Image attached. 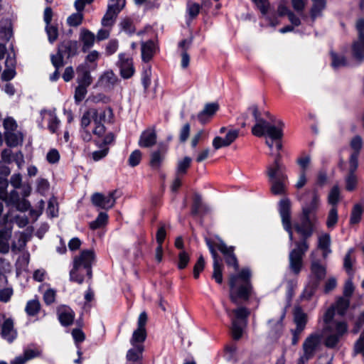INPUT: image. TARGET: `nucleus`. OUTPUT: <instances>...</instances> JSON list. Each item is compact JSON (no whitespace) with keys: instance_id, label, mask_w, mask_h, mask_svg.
I'll list each match as a JSON object with an SVG mask.
<instances>
[{"instance_id":"nucleus-1","label":"nucleus","mask_w":364,"mask_h":364,"mask_svg":"<svg viewBox=\"0 0 364 364\" xmlns=\"http://www.w3.org/2000/svg\"><path fill=\"white\" fill-rule=\"evenodd\" d=\"M347 298H339L328 308L323 315V332L326 334V346L329 348L336 347L341 338L347 333L348 326L343 321L336 320V314L343 316L349 306Z\"/></svg>"},{"instance_id":"nucleus-2","label":"nucleus","mask_w":364,"mask_h":364,"mask_svg":"<svg viewBox=\"0 0 364 364\" xmlns=\"http://www.w3.org/2000/svg\"><path fill=\"white\" fill-rule=\"evenodd\" d=\"M295 229L302 236V239L294 243L295 247L289 252V263L290 269L298 274L303 265V257L309 248L307 239L312 235L314 225L311 218L304 217L302 224L295 225Z\"/></svg>"},{"instance_id":"nucleus-3","label":"nucleus","mask_w":364,"mask_h":364,"mask_svg":"<svg viewBox=\"0 0 364 364\" xmlns=\"http://www.w3.org/2000/svg\"><path fill=\"white\" fill-rule=\"evenodd\" d=\"M206 244L213 259V278L218 284L223 282V268L222 259L217 254L215 247H216L225 256V262L228 265L233 266L235 270L238 269V263L235 255H234V247H228L220 239H218L214 243L209 239H206Z\"/></svg>"},{"instance_id":"nucleus-4","label":"nucleus","mask_w":364,"mask_h":364,"mask_svg":"<svg viewBox=\"0 0 364 364\" xmlns=\"http://www.w3.org/2000/svg\"><path fill=\"white\" fill-rule=\"evenodd\" d=\"M250 276V270L247 268L242 269L238 275L230 276V298L234 304H237L239 299H248L251 288Z\"/></svg>"},{"instance_id":"nucleus-5","label":"nucleus","mask_w":364,"mask_h":364,"mask_svg":"<svg viewBox=\"0 0 364 364\" xmlns=\"http://www.w3.org/2000/svg\"><path fill=\"white\" fill-rule=\"evenodd\" d=\"M95 259V254L92 250H82L73 259V267L70 272V279L82 284L84 281V274L89 278L92 277V265Z\"/></svg>"},{"instance_id":"nucleus-6","label":"nucleus","mask_w":364,"mask_h":364,"mask_svg":"<svg viewBox=\"0 0 364 364\" xmlns=\"http://www.w3.org/2000/svg\"><path fill=\"white\" fill-rule=\"evenodd\" d=\"M323 341L326 345V334L323 328L317 331L306 337L302 344V353L297 360V364H306L322 348Z\"/></svg>"},{"instance_id":"nucleus-7","label":"nucleus","mask_w":364,"mask_h":364,"mask_svg":"<svg viewBox=\"0 0 364 364\" xmlns=\"http://www.w3.org/2000/svg\"><path fill=\"white\" fill-rule=\"evenodd\" d=\"M252 129L253 135L261 137L267 136L272 141L281 140L283 137L284 123L281 119L272 118L271 122L259 121Z\"/></svg>"},{"instance_id":"nucleus-8","label":"nucleus","mask_w":364,"mask_h":364,"mask_svg":"<svg viewBox=\"0 0 364 364\" xmlns=\"http://www.w3.org/2000/svg\"><path fill=\"white\" fill-rule=\"evenodd\" d=\"M225 311L231 319L232 326L231 331L234 339L241 338L243 329L247 324V318L250 314V311L245 307H239L233 311L225 308Z\"/></svg>"},{"instance_id":"nucleus-9","label":"nucleus","mask_w":364,"mask_h":364,"mask_svg":"<svg viewBox=\"0 0 364 364\" xmlns=\"http://www.w3.org/2000/svg\"><path fill=\"white\" fill-rule=\"evenodd\" d=\"M117 191L109 192L107 194H102L101 193H95L91 197L92 204L101 209L109 210L112 208L115 203L117 196Z\"/></svg>"},{"instance_id":"nucleus-10","label":"nucleus","mask_w":364,"mask_h":364,"mask_svg":"<svg viewBox=\"0 0 364 364\" xmlns=\"http://www.w3.org/2000/svg\"><path fill=\"white\" fill-rule=\"evenodd\" d=\"M257 7L259 9L262 16L272 27H276L279 24L274 9L272 8L268 0H253Z\"/></svg>"},{"instance_id":"nucleus-11","label":"nucleus","mask_w":364,"mask_h":364,"mask_svg":"<svg viewBox=\"0 0 364 364\" xmlns=\"http://www.w3.org/2000/svg\"><path fill=\"white\" fill-rule=\"evenodd\" d=\"M358 32V39L353 44L352 52L353 57L361 60L364 58V19L360 18L356 23Z\"/></svg>"},{"instance_id":"nucleus-12","label":"nucleus","mask_w":364,"mask_h":364,"mask_svg":"<svg viewBox=\"0 0 364 364\" xmlns=\"http://www.w3.org/2000/svg\"><path fill=\"white\" fill-rule=\"evenodd\" d=\"M10 218V213L4 216V222L0 221V253L6 254L9 250V240L11 235V228L8 227L6 223Z\"/></svg>"},{"instance_id":"nucleus-13","label":"nucleus","mask_w":364,"mask_h":364,"mask_svg":"<svg viewBox=\"0 0 364 364\" xmlns=\"http://www.w3.org/2000/svg\"><path fill=\"white\" fill-rule=\"evenodd\" d=\"M114 141V135L112 132H108L105 136L102 141H96L95 144L99 147V150L92 153V158L95 161H98L105 158L109 152V146Z\"/></svg>"},{"instance_id":"nucleus-14","label":"nucleus","mask_w":364,"mask_h":364,"mask_svg":"<svg viewBox=\"0 0 364 364\" xmlns=\"http://www.w3.org/2000/svg\"><path fill=\"white\" fill-rule=\"evenodd\" d=\"M279 214L284 230L288 232L290 241L293 240V232L290 219V201L283 199L279 202Z\"/></svg>"},{"instance_id":"nucleus-15","label":"nucleus","mask_w":364,"mask_h":364,"mask_svg":"<svg viewBox=\"0 0 364 364\" xmlns=\"http://www.w3.org/2000/svg\"><path fill=\"white\" fill-rule=\"evenodd\" d=\"M117 65L119 68L120 75L124 79L130 78L135 73L132 58L125 53L119 55Z\"/></svg>"},{"instance_id":"nucleus-16","label":"nucleus","mask_w":364,"mask_h":364,"mask_svg":"<svg viewBox=\"0 0 364 364\" xmlns=\"http://www.w3.org/2000/svg\"><path fill=\"white\" fill-rule=\"evenodd\" d=\"M358 161L356 154H354L349 159V173L346 177V188L348 191H353L357 186L358 179L355 174V171L358 168Z\"/></svg>"},{"instance_id":"nucleus-17","label":"nucleus","mask_w":364,"mask_h":364,"mask_svg":"<svg viewBox=\"0 0 364 364\" xmlns=\"http://www.w3.org/2000/svg\"><path fill=\"white\" fill-rule=\"evenodd\" d=\"M42 120L48 124V129L51 133H55L60 126V121L58 118L55 109H43L41 112Z\"/></svg>"},{"instance_id":"nucleus-18","label":"nucleus","mask_w":364,"mask_h":364,"mask_svg":"<svg viewBox=\"0 0 364 364\" xmlns=\"http://www.w3.org/2000/svg\"><path fill=\"white\" fill-rule=\"evenodd\" d=\"M311 259V271L315 276L316 279L313 280L320 281L323 279L326 275V267L321 263V261L316 258V251L314 250L310 254Z\"/></svg>"},{"instance_id":"nucleus-19","label":"nucleus","mask_w":364,"mask_h":364,"mask_svg":"<svg viewBox=\"0 0 364 364\" xmlns=\"http://www.w3.org/2000/svg\"><path fill=\"white\" fill-rule=\"evenodd\" d=\"M331 238L327 232H321L318 236L317 249L322 252V256L326 259L331 253Z\"/></svg>"},{"instance_id":"nucleus-20","label":"nucleus","mask_w":364,"mask_h":364,"mask_svg":"<svg viewBox=\"0 0 364 364\" xmlns=\"http://www.w3.org/2000/svg\"><path fill=\"white\" fill-rule=\"evenodd\" d=\"M6 69L4 70L1 78L3 80L9 81L13 79L16 73V58L14 54L9 53L5 62Z\"/></svg>"},{"instance_id":"nucleus-21","label":"nucleus","mask_w":364,"mask_h":364,"mask_svg":"<svg viewBox=\"0 0 364 364\" xmlns=\"http://www.w3.org/2000/svg\"><path fill=\"white\" fill-rule=\"evenodd\" d=\"M285 166L283 164H272L267 166V175L269 181L276 179H287L284 173Z\"/></svg>"},{"instance_id":"nucleus-22","label":"nucleus","mask_w":364,"mask_h":364,"mask_svg":"<svg viewBox=\"0 0 364 364\" xmlns=\"http://www.w3.org/2000/svg\"><path fill=\"white\" fill-rule=\"evenodd\" d=\"M58 319L63 326H70L73 323L75 314L68 306H60L58 308Z\"/></svg>"},{"instance_id":"nucleus-23","label":"nucleus","mask_w":364,"mask_h":364,"mask_svg":"<svg viewBox=\"0 0 364 364\" xmlns=\"http://www.w3.org/2000/svg\"><path fill=\"white\" fill-rule=\"evenodd\" d=\"M156 142V132L154 129L149 128L141 133L139 140V145L141 147L148 148L154 146Z\"/></svg>"},{"instance_id":"nucleus-24","label":"nucleus","mask_w":364,"mask_h":364,"mask_svg":"<svg viewBox=\"0 0 364 364\" xmlns=\"http://www.w3.org/2000/svg\"><path fill=\"white\" fill-rule=\"evenodd\" d=\"M218 108L219 105L218 103L206 104L203 109L197 116L198 121L201 124H205L215 114Z\"/></svg>"},{"instance_id":"nucleus-25","label":"nucleus","mask_w":364,"mask_h":364,"mask_svg":"<svg viewBox=\"0 0 364 364\" xmlns=\"http://www.w3.org/2000/svg\"><path fill=\"white\" fill-rule=\"evenodd\" d=\"M141 59L144 62H149L158 50L156 44L153 41L141 43Z\"/></svg>"},{"instance_id":"nucleus-26","label":"nucleus","mask_w":364,"mask_h":364,"mask_svg":"<svg viewBox=\"0 0 364 364\" xmlns=\"http://www.w3.org/2000/svg\"><path fill=\"white\" fill-rule=\"evenodd\" d=\"M143 345L132 346L127 353V364H141Z\"/></svg>"},{"instance_id":"nucleus-27","label":"nucleus","mask_w":364,"mask_h":364,"mask_svg":"<svg viewBox=\"0 0 364 364\" xmlns=\"http://www.w3.org/2000/svg\"><path fill=\"white\" fill-rule=\"evenodd\" d=\"M94 112V124H104L111 122L113 117V112L110 108L104 109H92Z\"/></svg>"},{"instance_id":"nucleus-28","label":"nucleus","mask_w":364,"mask_h":364,"mask_svg":"<svg viewBox=\"0 0 364 364\" xmlns=\"http://www.w3.org/2000/svg\"><path fill=\"white\" fill-rule=\"evenodd\" d=\"M17 333L14 328V321L11 318H6L1 327V336L8 341L12 342L16 337Z\"/></svg>"},{"instance_id":"nucleus-29","label":"nucleus","mask_w":364,"mask_h":364,"mask_svg":"<svg viewBox=\"0 0 364 364\" xmlns=\"http://www.w3.org/2000/svg\"><path fill=\"white\" fill-rule=\"evenodd\" d=\"M79 39L82 43V50L86 52L93 46L95 41V36L90 31L82 28L80 32Z\"/></svg>"},{"instance_id":"nucleus-30","label":"nucleus","mask_w":364,"mask_h":364,"mask_svg":"<svg viewBox=\"0 0 364 364\" xmlns=\"http://www.w3.org/2000/svg\"><path fill=\"white\" fill-rule=\"evenodd\" d=\"M285 314L283 313L278 318L270 319L268 321L269 333L273 338H277L280 335L283 329L282 320Z\"/></svg>"},{"instance_id":"nucleus-31","label":"nucleus","mask_w":364,"mask_h":364,"mask_svg":"<svg viewBox=\"0 0 364 364\" xmlns=\"http://www.w3.org/2000/svg\"><path fill=\"white\" fill-rule=\"evenodd\" d=\"M118 77L112 70H107L105 72L99 80V83L101 86L106 88H112L117 82Z\"/></svg>"},{"instance_id":"nucleus-32","label":"nucleus","mask_w":364,"mask_h":364,"mask_svg":"<svg viewBox=\"0 0 364 364\" xmlns=\"http://www.w3.org/2000/svg\"><path fill=\"white\" fill-rule=\"evenodd\" d=\"M78 85L88 87L92 83V77L90 72L83 65L77 68Z\"/></svg>"},{"instance_id":"nucleus-33","label":"nucleus","mask_w":364,"mask_h":364,"mask_svg":"<svg viewBox=\"0 0 364 364\" xmlns=\"http://www.w3.org/2000/svg\"><path fill=\"white\" fill-rule=\"evenodd\" d=\"M294 321L296 325L297 331H303L307 321L306 314L300 308H295L294 311Z\"/></svg>"},{"instance_id":"nucleus-34","label":"nucleus","mask_w":364,"mask_h":364,"mask_svg":"<svg viewBox=\"0 0 364 364\" xmlns=\"http://www.w3.org/2000/svg\"><path fill=\"white\" fill-rule=\"evenodd\" d=\"M114 6L113 5L109 6L107 11L102 19V25L105 27H111L118 15V9H113Z\"/></svg>"},{"instance_id":"nucleus-35","label":"nucleus","mask_w":364,"mask_h":364,"mask_svg":"<svg viewBox=\"0 0 364 364\" xmlns=\"http://www.w3.org/2000/svg\"><path fill=\"white\" fill-rule=\"evenodd\" d=\"M319 204V196L316 193H314L311 200L303 205V215L304 218H311L310 215L311 213L315 211L318 207Z\"/></svg>"},{"instance_id":"nucleus-36","label":"nucleus","mask_w":364,"mask_h":364,"mask_svg":"<svg viewBox=\"0 0 364 364\" xmlns=\"http://www.w3.org/2000/svg\"><path fill=\"white\" fill-rule=\"evenodd\" d=\"M6 143L9 146H16L23 141V135L19 132H9L5 134Z\"/></svg>"},{"instance_id":"nucleus-37","label":"nucleus","mask_w":364,"mask_h":364,"mask_svg":"<svg viewBox=\"0 0 364 364\" xmlns=\"http://www.w3.org/2000/svg\"><path fill=\"white\" fill-rule=\"evenodd\" d=\"M165 150L160 149L151 154L150 165L154 169L160 168L165 157Z\"/></svg>"},{"instance_id":"nucleus-38","label":"nucleus","mask_w":364,"mask_h":364,"mask_svg":"<svg viewBox=\"0 0 364 364\" xmlns=\"http://www.w3.org/2000/svg\"><path fill=\"white\" fill-rule=\"evenodd\" d=\"M313 5L311 9V17L313 20L321 16L326 8V0H311Z\"/></svg>"},{"instance_id":"nucleus-39","label":"nucleus","mask_w":364,"mask_h":364,"mask_svg":"<svg viewBox=\"0 0 364 364\" xmlns=\"http://www.w3.org/2000/svg\"><path fill=\"white\" fill-rule=\"evenodd\" d=\"M287 179L271 180V192L274 195H282L285 193Z\"/></svg>"},{"instance_id":"nucleus-40","label":"nucleus","mask_w":364,"mask_h":364,"mask_svg":"<svg viewBox=\"0 0 364 364\" xmlns=\"http://www.w3.org/2000/svg\"><path fill=\"white\" fill-rule=\"evenodd\" d=\"M146 337V333L145 328L136 329L132 334L130 339V343L132 346H136L137 345H143L144 341Z\"/></svg>"},{"instance_id":"nucleus-41","label":"nucleus","mask_w":364,"mask_h":364,"mask_svg":"<svg viewBox=\"0 0 364 364\" xmlns=\"http://www.w3.org/2000/svg\"><path fill=\"white\" fill-rule=\"evenodd\" d=\"M108 221V215L105 212H100L97 218L90 223V228L92 230H97L105 226Z\"/></svg>"},{"instance_id":"nucleus-42","label":"nucleus","mask_w":364,"mask_h":364,"mask_svg":"<svg viewBox=\"0 0 364 364\" xmlns=\"http://www.w3.org/2000/svg\"><path fill=\"white\" fill-rule=\"evenodd\" d=\"M318 283L319 282L317 280L311 279V281H309L304 289L303 294L301 295L302 297L306 299H310L315 293V291L318 287Z\"/></svg>"},{"instance_id":"nucleus-43","label":"nucleus","mask_w":364,"mask_h":364,"mask_svg":"<svg viewBox=\"0 0 364 364\" xmlns=\"http://www.w3.org/2000/svg\"><path fill=\"white\" fill-rule=\"evenodd\" d=\"M63 48V46H60L58 53L55 55H51L50 56L51 63L57 70H59V68L63 67L64 65Z\"/></svg>"},{"instance_id":"nucleus-44","label":"nucleus","mask_w":364,"mask_h":364,"mask_svg":"<svg viewBox=\"0 0 364 364\" xmlns=\"http://www.w3.org/2000/svg\"><path fill=\"white\" fill-rule=\"evenodd\" d=\"M84 15L81 12H75L67 18V23L69 26L77 27L80 26L83 21Z\"/></svg>"},{"instance_id":"nucleus-45","label":"nucleus","mask_w":364,"mask_h":364,"mask_svg":"<svg viewBox=\"0 0 364 364\" xmlns=\"http://www.w3.org/2000/svg\"><path fill=\"white\" fill-rule=\"evenodd\" d=\"M41 304L38 300L32 299L27 302L25 311L28 316H35L40 310Z\"/></svg>"},{"instance_id":"nucleus-46","label":"nucleus","mask_w":364,"mask_h":364,"mask_svg":"<svg viewBox=\"0 0 364 364\" xmlns=\"http://www.w3.org/2000/svg\"><path fill=\"white\" fill-rule=\"evenodd\" d=\"M338 220V210L336 206H333L328 214L326 226L328 228H333Z\"/></svg>"},{"instance_id":"nucleus-47","label":"nucleus","mask_w":364,"mask_h":364,"mask_svg":"<svg viewBox=\"0 0 364 364\" xmlns=\"http://www.w3.org/2000/svg\"><path fill=\"white\" fill-rule=\"evenodd\" d=\"M0 199L4 200L7 206L13 207L21 198L18 191L13 190L9 193H6L5 198H1Z\"/></svg>"},{"instance_id":"nucleus-48","label":"nucleus","mask_w":364,"mask_h":364,"mask_svg":"<svg viewBox=\"0 0 364 364\" xmlns=\"http://www.w3.org/2000/svg\"><path fill=\"white\" fill-rule=\"evenodd\" d=\"M353 252H354L353 248L349 249L343 259V267L348 274L351 273L352 267L355 260V258L352 256Z\"/></svg>"},{"instance_id":"nucleus-49","label":"nucleus","mask_w":364,"mask_h":364,"mask_svg":"<svg viewBox=\"0 0 364 364\" xmlns=\"http://www.w3.org/2000/svg\"><path fill=\"white\" fill-rule=\"evenodd\" d=\"M363 213V208L360 204H355L352 210L350 223L352 225L358 224L360 220Z\"/></svg>"},{"instance_id":"nucleus-50","label":"nucleus","mask_w":364,"mask_h":364,"mask_svg":"<svg viewBox=\"0 0 364 364\" xmlns=\"http://www.w3.org/2000/svg\"><path fill=\"white\" fill-rule=\"evenodd\" d=\"M10 213V218L11 220H9L6 223V225L8 227H11L9 223L13 222L14 220L16 222V223L18 225L19 228H24L27 225L28 223V220L26 216H21V215H15L13 216V210H9L7 213Z\"/></svg>"},{"instance_id":"nucleus-51","label":"nucleus","mask_w":364,"mask_h":364,"mask_svg":"<svg viewBox=\"0 0 364 364\" xmlns=\"http://www.w3.org/2000/svg\"><path fill=\"white\" fill-rule=\"evenodd\" d=\"M350 147L354 150V152L351 154L350 157L356 154L357 159H358L359 151L363 147V140L360 136H355L351 139ZM357 160L358 161V159Z\"/></svg>"},{"instance_id":"nucleus-52","label":"nucleus","mask_w":364,"mask_h":364,"mask_svg":"<svg viewBox=\"0 0 364 364\" xmlns=\"http://www.w3.org/2000/svg\"><path fill=\"white\" fill-rule=\"evenodd\" d=\"M340 199V190L338 186H334L328 196V203L335 206Z\"/></svg>"},{"instance_id":"nucleus-53","label":"nucleus","mask_w":364,"mask_h":364,"mask_svg":"<svg viewBox=\"0 0 364 364\" xmlns=\"http://www.w3.org/2000/svg\"><path fill=\"white\" fill-rule=\"evenodd\" d=\"M18 235V242H14L11 246L13 251L21 250L25 247L27 242V235L25 232H19Z\"/></svg>"},{"instance_id":"nucleus-54","label":"nucleus","mask_w":364,"mask_h":364,"mask_svg":"<svg viewBox=\"0 0 364 364\" xmlns=\"http://www.w3.org/2000/svg\"><path fill=\"white\" fill-rule=\"evenodd\" d=\"M46 212L51 218L58 216V208L55 198H53L49 200Z\"/></svg>"},{"instance_id":"nucleus-55","label":"nucleus","mask_w":364,"mask_h":364,"mask_svg":"<svg viewBox=\"0 0 364 364\" xmlns=\"http://www.w3.org/2000/svg\"><path fill=\"white\" fill-rule=\"evenodd\" d=\"M46 31L50 43H52L57 40L58 36V30L55 26L51 24L46 25Z\"/></svg>"},{"instance_id":"nucleus-56","label":"nucleus","mask_w":364,"mask_h":364,"mask_svg":"<svg viewBox=\"0 0 364 364\" xmlns=\"http://www.w3.org/2000/svg\"><path fill=\"white\" fill-rule=\"evenodd\" d=\"M120 27L122 31L128 34H132L135 31L132 21L127 18L122 20Z\"/></svg>"},{"instance_id":"nucleus-57","label":"nucleus","mask_w":364,"mask_h":364,"mask_svg":"<svg viewBox=\"0 0 364 364\" xmlns=\"http://www.w3.org/2000/svg\"><path fill=\"white\" fill-rule=\"evenodd\" d=\"M94 112L92 109H90L87 112H85L81 119V127L82 129H87V127L90 124L91 122H94V115L92 114Z\"/></svg>"},{"instance_id":"nucleus-58","label":"nucleus","mask_w":364,"mask_h":364,"mask_svg":"<svg viewBox=\"0 0 364 364\" xmlns=\"http://www.w3.org/2000/svg\"><path fill=\"white\" fill-rule=\"evenodd\" d=\"M200 6L198 4L192 1L188 2L186 10L188 16L191 18H193L198 16L200 12Z\"/></svg>"},{"instance_id":"nucleus-59","label":"nucleus","mask_w":364,"mask_h":364,"mask_svg":"<svg viewBox=\"0 0 364 364\" xmlns=\"http://www.w3.org/2000/svg\"><path fill=\"white\" fill-rule=\"evenodd\" d=\"M151 68L150 65H146L142 72L141 82L144 87L146 89L151 82Z\"/></svg>"},{"instance_id":"nucleus-60","label":"nucleus","mask_w":364,"mask_h":364,"mask_svg":"<svg viewBox=\"0 0 364 364\" xmlns=\"http://www.w3.org/2000/svg\"><path fill=\"white\" fill-rule=\"evenodd\" d=\"M331 65L333 68L338 69L341 67L345 66L346 64V59L343 56L338 55L334 53H331Z\"/></svg>"},{"instance_id":"nucleus-61","label":"nucleus","mask_w":364,"mask_h":364,"mask_svg":"<svg viewBox=\"0 0 364 364\" xmlns=\"http://www.w3.org/2000/svg\"><path fill=\"white\" fill-rule=\"evenodd\" d=\"M95 127L92 130V133L95 136L98 138L102 139L100 141L105 138L108 133H106V129L104 124H94Z\"/></svg>"},{"instance_id":"nucleus-62","label":"nucleus","mask_w":364,"mask_h":364,"mask_svg":"<svg viewBox=\"0 0 364 364\" xmlns=\"http://www.w3.org/2000/svg\"><path fill=\"white\" fill-rule=\"evenodd\" d=\"M191 159L190 157H185L183 160L179 161L177 167V173H185L187 168L190 166Z\"/></svg>"},{"instance_id":"nucleus-63","label":"nucleus","mask_w":364,"mask_h":364,"mask_svg":"<svg viewBox=\"0 0 364 364\" xmlns=\"http://www.w3.org/2000/svg\"><path fill=\"white\" fill-rule=\"evenodd\" d=\"M4 127L5 129V134H6L9 132L16 131L17 128V124L13 118L8 117L4 121Z\"/></svg>"},{"instance_id":"nucleus-64","label":"nucleus","mask_w":364,"mask_h":364,"mask_svg":"<svg viewBox=\"0 0 364 364\" xmlns=\"http://www.w3.org/2000/svg\"><path fill=\"white\" fill-rule=\"evenodd\" d=\"M141 159V151L139 150H135L129 156V164L131 166H136L139 164Z\"/></svg>"}]
</instances>
